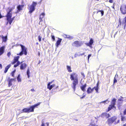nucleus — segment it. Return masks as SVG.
<instances>
[{
    "label": "nucleus",
    "instance_id": "4be33fe9",
    "mask_svg": "<svg viewBox=\"0 0 126 126\" xmlns=\"http://www.w3.org/2000/svg\"><path fill=\"white\" fill-rule=\"evenodd\" d=\"M28 109L29 113L34 111V109L32 106L30 107L29 108H28Z\"/></svg>",
    "mask_w": 126,
    "mask_h": 126
},
{
    "label": "nucleus",
    "instance_id": "ddd939ff",
    "mask_svg": "<svg viewBox=\"0 0 126 126\" xmlns=\"http://www.w3.org/2000/svg\"><path fill=\"white\" fill-rule=\"evenodd\" d=\"M12 16V14L11 13H7V14L5 16L6 17V20L7 21V24L8 23V22L10 18H11Z\"/></svg>",
    "mask_w": 126,
    "mask_h": 126
},
{
    "label": "nucleus",
    "instance_id": "2f4dec72",
    "mask_svg": "<svg viewBox=\"0 0 126 126\" xmlns=\"http://www.w3.org/2000/svg\"><path fill=\"white\" fill-rule=\"evenodd\" d=\"M17 79L18 82H19L21 81V80L20 78V75L19 74L18 75L17 77Z\"/></svg>",
    "mask_w": 126,
    "mask_h": 126
},
{
    "label": "nucleus",
    "instance_id": "393cba45",
    "mask_svg": "<svg viewBox=\"0 0 126 126\" xmlns=\"http://www.w3.org/2000/svg\"><path fill=\"white\" fill-rule=\"evenodd\" d=\"M41 103V102H38L37 104L34 105H32V106L33 107V108L34 109L35 107L37 108V106L39 105Z\"/></svg>",
    "mask_w": 126,
    "mask_h": 126
},
{
    "label": "nucleus",
    "instance_id": "79ce46f5",
    "mask_svg": "<svg viewBox=\"0 0 126 126\" xmlns=\"http://www.w3.org/2000/svg\"><path fill=\"white\" fill-rule=\"evenodd\" d=\"M123 114L124 115L126 114V108L123 111Z\"/></svg>",
    "mask_w": 126,
    "mask_h": 126
},
{
    "label": "nucleus",
    "instance_id": "4d7b16f0",
    "mask_svg": "<svg viewBox=\"0 0 126 126\" xmlns=\"http://www.w3.org/2000/svg\"><path fill=\"white\" fill-rule=\"evenodd\" d=\"M2 68V65L1 64H0V68L1 69Z\"/></svg>",
    "mask_w": 126,
    "mask_h": 126
},
{
    "label": "nucleus",
    "instance_id": "c85d7f7f",
    "mask_svg": "<svg viewBox=\"0 0 126 126\" xmlns=\"http://www.w3.org/2000/svg\"><path fill=\"white\" fill-rule=\"evenodd\" d=\"M100 12L101 14V16H102L104 14V11L102 10H99L97 11L96 12V13L97 14L98 12Z\"/></svg>",
    "mask_w": 126,
    "mask_h": 126
},
{
    "label": "nucleus",
    "instance_id": "e2e57ef3",
    "mask_svg": "<svg viewBox=\"0 0 126 126\" xmlns=\"http://www.w3.org/2000/svg\"><path fill=\"white\" fill-rule=\"evenodd\" d=\"M38 55L39 56H40V52H38Z\"/></svg>",
    "mask_w": 126,
    "mask_h": 126
},
{
    "label": "nucleus",
    "instance_id": "bf43d9fd",
    "mask_svg": "<svg viewBox=\"0 0 126 126\" xmlns=\"http://www.w3.org/2000/svg\"><path fill=\"white\" fill-rule=\"evenodd\" d=\"M125 24L124 26V29H125V28H126V24Z\"/></svg>",
    "mask_w": 126,
    "mask_h": 126
},
{
    "label": "nucleus",
    "instance_id": "49530a36",
    "mask_svg": "<svg viewBox=\"0 0 126 126\" xmlns=\"http://www.w3.org/2000/svg\"><path fill=\"white\" fill-rule=\"evenodd\" d=\"M115 122V124H118L120 122V120H118L117 121V122Z\"/></svg>",
    "mask_w": 126,
    "mask_h": 126
},
{
    "label": "nucleus",
    "instance_id": "1a4fd4ad",
    "mask_svg": "<svg viewBox=\"0 0 126 126\" xmlns=\"http://www.w3.org/2000/svg\"><path fill=\"white\" fill-rule=\"evenodd\" d=\"M83 43L82 42H79L78 41H75L72 44L73 47H81Z\"/></svg>",
    "mask_w": 126,
    "mask_h": 126
},
{
    "label": "nucleus",
    "instance_id": "f8f14e48",
    "mask_svg": "<svg viewBox=\"0 0 126 126\" xmlns=\"http://www.w3.org/2000/svg\"><path fill=\"white\" fill-rule=\"evenodd\" d=\"M24 5H19L17 7V10L16 12V14L17 13L19 12H20L22 10L23 8L24 7Z\"/></svg>",
    "mask_w": 126,
    "mask_h": 126
},
{
    "label": "nucleus",
    "instance_id": "f257e3e1",
    "mask_svg": "<svg viewBox=\"0 0 126 126\" xmlns=\"http://www.w3.org/2000/svg\"><path fill=\"white\" fill-rule=\"evenodd\" d=\"M19 57H20L19 56L15 57L13 59V61L11 63V64H14L17 62V63L15 64L14 66V67L16 68L19 66L20 63V69L21 70L24 69L27 67V65L25 63H23V62L20 63L18 61Z\"/></svg>",
    "mask_w": 126,
    "mask_h": 126
},
{
    "label": "nucleus",
    "instance_id": "8fccbe9b",
    "mask_svg": "<svg viewBox=\"0 0 126 126\" xmlns=\"http://www.w3.org/2000/svg\"><path fill=\"white\" fill-rule=\"evenodd\" d=\"M85 95H83V96H82V97H80V98L81 99H83L84 97H85Z\"/></svg>",
    "mask_w": 126,
    "mask_h": 126
},
{
    "label": "nucleus",
    "instance_id": "9b49d317",
    "mask_svg": "<svg viewBox=\"0 0 126 126\" xmlns=\"http://www.w3.org/2000/svg\"><path fill=\"white\" fill-rule=\"evenodd\" d=\"M111 116L108 113L106 112H103L102 113L101 115V117L102 118L104 117H106L107 118H108Z\"/></svg>",
    "mask_w": 126,
    "mask_h": 126
},
{
    "label": "nucleus",
    "instance_id": "5701e85b",
    "mask_svg": "<svg viewBox=\"0 0 126 126\" xmlns=\"http://www.w3.org/2000/svg\"><path fill=\"white\" fill-rule=\"evenodd\" d=\"M86 86V84L85 83L84 85H83L82 86H81L80 88L82 91H85V89Z\"/></svg>",
    "mask_w": 126,
    "mask_h": 126
},
{
    "label": "nucleus",
    "instance_id": "6e6d98bb",
    "mask_svg": "<svg viewBox=\"0 0 126 126\" xmlns=\"http://www.w3.org/2000/svg\"><path fill=\"white\" fill-rule=\"evenodd\" d=\"M46 124L47 125V126H49V123L48 122H47L46 123Z\"/></svg>",
    "mask_w": 126,
    "mask_h": 126
},
{
    "label": "nucleus",
    "instance_id": "6e6552de",
    "mask_svg": "<svg viewBox=\"0 0 126 126\" xmlns=\"http://www.w3.org/2000/svg\"><path fill=\"white\" fill-rule=\"evenodd\" d=\"M45 15L44 12H43L41 14L39 18L40 20V22L39 23V24L41 25L42 26H44L45 25V23L43 22L42 19L44 17Z\"/></svg>",
    "mask_w": 126,
    "mask_h": 126
},
{
    "label": "nucleus",
    "instance_id": "e433bc0d",
    "mask_svg": "<svg viewBox=\"0 0 126 126\" xmlns=\"http://www.w3.org/2000/svg\"><path fill=\"white\" fill-rule=\"evenodd\" d=\"M8 12H7V13H11V12L12 10L13 9L12 8L9 9V8H8Z\"/></svg>",
    "mask_w": 126,
    "mask_h": 126
},
{
    "label": "nucleus",
    "instance_id": "9d476101",
    "mask_svg": "<svg viewBox=\"0 0 126 126\" xmlns=\"http://www.w3.org/2000/svg\"><path fill=\"white\" fill-rule=\"evenodd\" d=\"M16 79H11L8 78L7 81L8 82V86L9 87H10L12 85V82L13 81H15Z\"/></svg>",
    "mask_w": 126,
    "mask_h": 126
},
{
    "label": "nucleus",
    "instance_id": "a19ab883",
    "mask_svg": "<svg viewBox=\"0 0 126 126\" xmlns=\"http://www.w3.org/2000/svg\"><path fill=\"white\" fill-rule=\"evenodd\" d=\"M51 38L52 39H53V41H54L55 40V38L54 36L52 35H51Z\"/></svg>",
    "mask_w": 126,
    "mask_h": 126
},
{
    "label": "nucleus",
    "instance_id": "338daca9",
    "mask_svg": "<svg viewBox=\"0 0 126 126\" xmlns=\"http://www.w3.org/2000/svg\"><path fill=\"white\" fill-rule=\"evenodd\" d=\"M112 8H114V7H112Z\"/></svg>",
    "mask_w": 126,
    "mask_h": 126
},
{
    "label": "nucleus",
    "instance_id": "20e7f679",
    "mask_svg": "<svg viewBox=\"0 0 126 126\" xmlns=\"http://www.w3.org/2000/svg\"><path fill=\"white\" fill-rule=\"evenodd\" d=\"M117 119V117L113 116L108 119L106 123L109 126L111 125L113 123L115 122Z\"/></svg>",
    "mask_w": 126,
    "mask_h": 126
},
{
    "label": "nucleus",
    "instance_id": "de8ad7c7",
    "mask_svg": "<svg viewBox=\"0 0 126 126\" xmlns=\"http://www.w3.org/2000/svg\"><path fill=\"white\" fill-rule=\"evenodd\" d=\"M41 126H45V124L43 122H42Z\"/></svg>",
    "mask_w": 126,
    "mask_h": 126
},
{
    "label": "nucleus",
    "instance_id": "423d86ee",
    "mask_svg": "<svg viewBox=\"0 0 126 126\" xmlns=\"http://www.w3.org/2000/svg\"><path fill=\"white\" fill-rule=\"evenodd\" d=\"M37 3L35 2H33L32 4L28 7L29 10V13L30 14L32 13L34 11L35 9V7L36 6Z\"/></svg>",
    "mask_w": 126,
    "mask_h": 126
},
{
    "label": "nucleus",
    "instance_id": "864d4df0",
    "mask_svg": "<svg viewBox=\"0 0 126 126\" xmlns=\"http://www.w3.org/2000/svg\"><path fill=\"white\" fill-rule=\"evenodd\" d=\"M4 17V16H2L1 15V13H0V19L2 18V17Z\"/></svg>",
    "mask_w": 126,
    "mask_h": 126
},
{
    "label": "nucleus",
    "instance_id": "c756f323",
    "mask_svg": "<svg viewBox=\"0 0 126 126\" xmlns=\"http://www.w3.org/2000/svg\"><path fill=\"white\" fill-rule=\"evenodd\" d=\"M123 97L121 96L120 97L118 100V102L120 101L123 102Z\"/></svg>",
    "mask_w": 126,
    "mask_h": 126
},
{
    "label": "nucleus",
    "instance_id": "b1692460",
    "mask_svg": "<svg viewBox=\"0 0 126 126\" xmlns=\"http://www.w3.org/2000/svg\"><path fill=\"white\" fill-rule=\"evenodd\" d=\"M66 68L69 72H72V71L71 70V67L70 66L68 65L66 66Z\"/></svg>",
    "mask_w": 126,
    "mask_h": 126
},
{
    "label": "nucleus",
    "instance_id": "69168bd1",
    "mask_svg": "<svg viewBox=\"0 0 126 126\" xmlns=\"http://www.w3.org/2000/svg\"><path fill=\"white\" fill-rule=\"evenodd\" d=\"M106 102V101H103V102H104V103H105V102Z\"/></svg>",
    "mask_w": 126,
    "mask_h": 126
},
{
    "label": "nucleus",
    "instance_id": "dca6fc26",
    "mask_svg": "<svg viewBox=\"0 0 126 126\" xmlns=\"http://www.w3.org/2000/svg\"><path fill=\"white\" fill-rule=\"evenodd\" d=\"M5 47L3 46L0 47V56L4 52Z\"/></svg>",
    "mask_w": 126,
    "mask_h": 126
},
{
    "label": "nucleus",
    "instance_id": "bb28decb",
    "mask_svg": "<svg viewBox=\"0 0 126 126\" xmlns=\"http://www.w3.org/2000/svg\"><path fill=\"white\" fill-rule=\"evenodd\" d=\"M22 111L23 112L29 113L28 108H24L22 109Z\"/></svg>",
    "mask_w": 126,
    "mask_h": 126
},
{
    "label": "nucleus",
    "instance_id": "39448f33",
    "mask_svg": "<svg viewBox=\"0 0 126 126\" xmlns=\"http://www.w3.org/2000/svg\"><path fill=\"white\" fill-rule=\"evenodd\" d=\"M21 47V50L19 53L17 54V55H19L21 56L23 54L25 55H26L27 54V49L25 46L21 44H19Z\"/></svg>",
    "mask_w": 126,
    "mask_h": 126
},
{
    "label": "nucleus",
    "instance_id": "f704fd0d",
    "mask_svg": "<svg viewBox=\"0 0 126 126\" xmlns=\"http://www.w3.org/2000/svg\"><path fill=\"white\" fill-rule=\"evenodd\" d=\"M15 71H16V70H14L12 71L11 73V74L12 75V76L13 77H14V74L15 72Z\"/></svg>",
    "mask_w": 126,
    "mask_h": 126
},
{
    "label": "nucleus",
    "instance_id": "052dcab7",
    "mask_svg": "<svg viewBox=\"0 0 126 126\" xmlns=\"http://www.w3.org/2000/svg\"><path fill=\"white\" fill-rule=\"evenodd\" d=\"M41 63V61L40 60L39 61L38 64H40Z\"/></svg>",
    "mask_w": 126,
    "mask_h": 126
},
{
    "label": "nucleus",
    "instance_id": "603ef678",
    "mask_svg": "<svg viewBox=\"0 0 126 126\" xmlns=\"http://www.w3.org/2000/svg\"><path fill=\"white\" fill-rule=\"evenodd\" d=\"M109 1L110 3H111L113 2V0H109Z\"/></svg>",
    "mask_w": 126,
    "mask_h": 126
},
{
    "label": "nucleus",
    "instance_id": "3c124183",
    "mask_svg": "<svg viewBox=\"0 0 126 126\" xmlns=\"http://www.w3.org/2000/svg\"><path fill=\"white\" fill-rule=\"evenodd\" d=\"M117 32L114 34V38L115 37V36L117 34Z\"/></svg>",
    "mask_w": 126,
    "mask_h": 126
},
{
    "label": "nucleus",
    "instance_id": "c03bdc74",
    "mask_svg": "<svg viewBox=\"0 0 126 126\" xmlns=\"http://www.w3.org/2000/svg\"><path fill=\"white\" fill-rule=\"evenodd\" d=\"M92 55L91 54H89L88 56V61H89V59L90 57Z\"/></svg>",
    "mask_w": 126,
    "mask_h": 126
},
{
    "label": "nucleus",
    "instance_id": "cd10ccee",
    "mask_svg": "<svg viewBox=\"0 0 126 126\" xmlns=\"http://www.w3.org/2000/svg\"><path fill=\"white\" fill-rule=\"evenodd\" d=\"M27 74L28 76V78H29L30 77V72L29 68L27 69Z\"/></svg>",
    "mask_w": 126,
    "mask_h": 126
},
{
    "label": "nucleus",
    "instance_id": "a211bd4d",
    "mask_svg": "<svg viewBox=\"0 0 126 126\" xmlns=\"http://www.w3.org/2000/svg\"><path fill=\"white\" fill-rule=\"evenodd\" d=\"M0 37H1L2 39V42H6L7 40V36H4L3 35H0Z\"/></svg>",
    "mask_w": 126,
    "mask_h": 126
},
{
    "label": "nucleus",
    "instance_id": "37998d69",
    "mask_svg": "<svg viewBox=\"0 0 126 126\" xmlns=\"http://www.w3.org/2000/svg\"><path fill=\"white\" fill-rule=\"evenodd\" d=\"M85 52H84V53H82V54H81L79 55H78V56H82L83 55H84L85 54Z\"/></svg>",
    "mask_w": 126,
    "mask_h": 126
},
{
    "label": "nucleus",
    "instance_id": "a878e982",
    "mask_svg": "<svg viewBox=\"0 0 126 126\" xmlns=\"http://www.w3.org/2000/svg\"><path fill=\"white\" fill-rule=\"evenodd\" d=\"M15 18V17H13L12 18H11L9 20L8 22V23H9L10 25H11L12 23L13 20L14 18Z\"/></svg>",
    "mask_w": 126,
    "mask_h": 126
},
{
    "label": "nucleus",
    "instance_id": "0e129e2a",
    "mask_svg": "<svg viewBox=\"0 0 126 126\" xmlns=\"http://www.w3.org/2000/svg\"><path fill=\"white\" fill-rule=\"evenodd\" d=\"M36 44L37 45H38V42H37L36 43Z\"/></svg>",
    "mask_w": 126,
    "mask_h": 126
},
{
    "label": "nucleus",
    "instance_id": "4468645a",
    "mask_svg": "<svg viewBox=\"0 0 126 126\" xmlns=\"http://www.w3.org/2000/svg\"><path fill=\"white\" fill-rule=\"evenodd\" d=\"M94 43L93 39L92 38H91L90 41L89 43H86V45L87 46L89 47H92V45Z\"/></svg>",
    "mask_w": 126,
    "mask_h": 126
},
{
    "label": "nucleus",
    "instance_id": "774afa93",
    "mask_svg": "<svg viewBox=\"0 0 126 126\" xmlns=\"http://www.w3.org/2000/svg\"><path fill=\"white\" fill-rule=\"evenodd\" d=\"M95 12H94V13H95Z\"/></svg>",
    "mask_w": 126,
    "mask_h": 126
},
{
    "label": "nucleus",
    "instance_id": "aec40b11",
    "mask_svg": "<svg viewBox=\"0 0 126 126\" xmlns=\"http://www.w3.org/2000/svg\"><path fill=\"white\" fill-rule=\"evenodd\" d=\"M116 99L115 98H113L111 100V104L115 106V105L116 104Z\"/></svg>",
    "mask_w": 126,
    "mask_h": 126
},
{
    "label": "nucleus",
    "instance_id": "58836bf2",
    "mask_svg": "<svg viewBox=\"0 0 126 126\" xmlns=\"http://www.w3.org/2000/svg\"><path fill=\"white\" fill-rule=\"evenodd\" d=\"M11 55V53L10 52H9L7 54V55L8 57H10Z\"/></svg>",
    "mask_w": 126,
    "mask_h": 126
},
{
    "label": "nucleus",
    "instance_id": "09e8293b",
    "mask_svg": "<svg viewBox=\"0 0 126 126\" xmlns=\"http://www.w3.org/2000/svg\"><path fill=\"white\" fill-rule=\"evenodd\" d=\"M119 23H120V24H119L120 25H121V20H120V19H119Z\"/></svg>",
    "mask_w": 126,
    "mask_h": 126
},
{
    "label": "nucleus",
    "instance_id": "5fc2aeb1",
    "mask_svg": "<svg viewBox=\"0 0 126 126\" xmlns=\"http://www.w3.org/2000/svg\"><path fill=\"white\" fill-rule=\"evenodd\" d=\"M123 103V102H121L120 101L118 102L117 104H122Z\"/></svg>",
    "mask_w": 126,
    "mask_h": 126
},
{
    "label": "nucleus",
    "instance_id": "ea45409f",
    "mask_svg": "<svg viewBox=\"0 0 126 126\" xmlns=\"http://www.w3.org/2000/svg\"><path fill=\"white\" fill-rule=\"evenodd\" d=\"M117 82V80L115 79V77L114 78L113 80V83H116Z\"/></svg>",
    "mask_w": 126,
    "mask_h": 126
},
{
    "label": "nucleus",
    "instance_id": "c9c22d12",
    "mask_svg": "<svg viewBox=\"0 0 126 126\" xmlns=\"http://www.w3.org/2000/svg\"><path fill=\"white\" fill-rule=\"evenodd\" d=\"M88 126H98L95 124L90 123Z\"/></svg>",
    "mask_w": 126,
    "mask_h": 126
},
{
    "label": "nucleus",
    "instance_id": "0eeeda50",
    "mask_svg": "<svg viewBox=\"0 0 126 126\" xmlns=\"http://www.w3.org/2000/svg\"><path fill=\"white\" fill-rule=\"evenodd\" d=\"M120 10L122 14H126V3H124L121 5Z\"/></svg>",
    "mask_w": 126,
    "mask_h": 126
},
{
    "label": "nucleus",
    "instance_id": "2eb2a0df",
    "mask_svg": "<svg viewBox=\"0 0 126 126\" xmlns=\"http://www.w3.org/2000/svg\"><path fill=\"white\" fill-rule=\"evenodd\" d=\"M58 39L55 44L56 46L57 47H58L59 45H60L62 40V39L60 38H58Z\"/></svg>",
    "mask_w": 126,
    "mask_h": 126
},
{
    "label": "nucleus",
    "instance_id": "f3484780",
    "mask_svg": "<svg viewBox=\"0 0 126 126\" xmlns=\"http://www.w3.org/2000/svg\"><path fill=\"white\" fill-rule=\"evenodd\" d=\"M113 108H116V107L114 105L111 104L110 105L108 108V110H106V111L108 112L111 110Z\"/></svg>",
    "mask_w": 126,
    "mask_h": 126
},
{
    "label": "nucleus",
    "instance_id": "7ed1b4c3",
    "mask_svg": "<svg viewBox=\"0 0 126 126\" xmlns=\"http://www.w3.org/2000/svg\"><path fill=\"white\" fill-rule=\"evenodd\" d=\"M99 81H98L96 83V86H95L92 89L90 87H88L87 91V93L88 94H90L92 93L93 92L94 89L95 90L96 92L98 93L99 89Z\"/></svg>",
    "mask_w": 126,
    "mask_h": 126
},
{
    "label": "nucleus",
    "instance_id": "13d9d810",
    "mask_svg": "<svg viewBox=\"0 0 126 126\" xmlns=\"http://www.w3.org/2000/svg\"><path fill=\"white\" fill-rule=\"evenodd\" d=\"M31 90L32 92H34L35 91V90L34 89H31Z\"/></svg>",
    "mask_w": 126,
    "mask_h": 126
},
{
    "label": "nucleus",
    "instance_id": "412c9836",
    "mask_svg": "<svg viewBox=\"0 0 126 126\" xmlns=\"http://www.w3.org/2000/svg\"><path fill=\"white\" fill-rule=\"evenodd\" d=\"M55 85L54 84H53L51 85H48V84H47V88L49 90H50L53 88L55 86Z\"/></svg>",
    "mask_w": 126,
    "mask_h": 126
},
{
    "label": "nucleus",
    "instance_id": "4c0bfd02",
    "mask_svg": "<svg viewBox=\"0 0 126 126\" xmlns=\"http://www.w3.org/2000/svg\"><path fill=\"white\" fill-rule=\"evenodd\" d=\"M42 37L40 35L38 36V40L39 42H41V41Z\"/></svg>",
    "mask_w": 126,
    "mask_h": 126
},
{
    "label": "nucleus",
    "instance_id": "6ab92c4d",
    "mask_svg": "<svg viewBox=\"0 0 126 126\" xmlns=\"http://www.w3.org/2000/svg\"><path fill=\"white\" fill-rule=\"evenodd\" d=\"M11 66V64H9L5 67L4 71V73H5L7 72L8 69Z\"/></svg>",
    "mask_w": 126,
    "mask_h": 126
},
{
    "label": "nucleus",
    "instance_id": "a18cd8bd",
    "mask_svg": "<svg viewBox=\"0 0 126 126\" xmlns=\"http://www.w3.org/2000/svg\"><path fill=\"white\" fill-rule=\"evenodd\" d=\"M54 80L52 81L49 82L47 84L48 85H50V84L52 83L53 81Z\"/></svg>",
    "mask_w": 126,
    "mask_h": 126
},
{
    "label": "nucleus",
    "instance_id": "473e14b6",
    "mask_svg": "<svg viewBox=\"0 0 126 126\" xmlns=\"http://www.w3.org/2000/svg\"><path fill=\"white\" fill-rule=\"evenodd\" d=\"M81 75L83 77L84 79H85V75L84 73L83 72H81Z\"/></svg>",
    "mask_w": 126,
    "mask_h": 126
},
{
    "label": "nucleus",
    "instance_id": "f03ea898",
    "mask_svg": "<svg viewBox=\"0 0 126 126\" xmlns=\"http://www.w3.org/2000/svg\"><path fill=\"white\" fill-rule=\"evenodd\" d=\"M70 79L71 80H73L71 87L74 91L75 90L76 86L79 83L78 75L75 73L73 72L70 75Z\"/></svg>",
    "mask_w": 126,
    "mask_h": 126
},
{
    "label": "nucleus",
    "instance_id": "7c9ffc66",
    "mask_svg": "<svg viewBox=\"0 0 126 126\" xmlns=\"http://www.w3.org/2000/svg\"><path fill=\"white\" fill-rule=\"evenodd\" d=\"M121 121H126V118H125L124 116H121Z\"/></svg>",
    "mask_w": 126,
    "mask_h": 126
},
{
    "label": "nucleus",
    "instance_id": "72a5a7b5",
    "mask_svg": "<svg viewBox=\"0 0 126 126\" xmlns=\"http://www.w3.org/2000/svg\"><path fill=\"white\" fill-rule=\"evenodd\" d=\"M122 106V104H117V107L119 109L121 108V107Z\"/></svg>",
    "mask_w": 126,
    "mask_h": 126
},
{
    "label": "nucleus",
    "instance_id": "680f3d73",
    "mask_svg": "<svg viewBox=\"0 0 126 126\" xmlns=\"http://www.w3.org/2000/svg\"><path fill=\"white\" fill-rule=\"evenodd\" d=\"M123 126H126V123L123 124Z\"/></svg>",
    "mask_w": 126,
    "mask_h": 126
}]
</instances>
